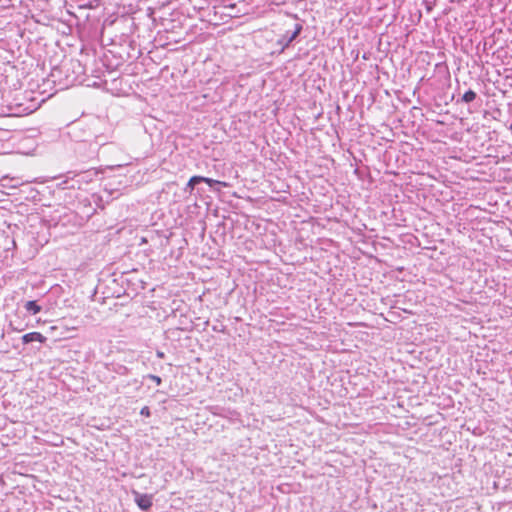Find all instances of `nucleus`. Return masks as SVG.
Returning a JSON list of instances; mask_svg holds the SVG:
<instances>
[{
	"label": "nucleus",
	"mask_w": 512,
	"mask_h": 512,
	"mask_svg": "<svg viewBox=\"0 0 512 512\" xmlns=\"http://www.w3.org/2000/svg\"><path fill=\"white\" fill-rule=\"evenodd\" d=\"M134 496H135V502L141 510L148 511L152 507V504H153V496L152 495L134 492Z\"/></svg>",
	"instance_id": "1"
},
{
	"label": "nucleus",
	"mask_w": 512,
	"mask_h": 512,
	"mask_svg": "<svg viewBox=\"0 0 512 512\" xmlns=\"http://www.w3.org/2000/svg\"><path fill=\"white\" fill-rule=\"evenodd\" d=\"M302 30L301 24H296L294 30L289 33L286 32L281 39H279L278 44L282 46V50L290 45V43L300 34Z\"/></svg>",
	"instance_id": "2"
},
{
	"label": "nucleus",
	"mask_w": 512,
	"mask_h": 512,
	"mask_svg": "<svg viewBox=\"0 0 512 512\" xmlns=\"http://www.w3.org/2000/svg\"><path fill=\"white\" fill-rule=\"evenodd\" d=\"M46 340L47 338L40 332H30L22 336V341L24 344H28L34 341L44 343Z\"/></svg>",
	"instance_id": "3"
},
{
	"label": "nucleus",
	"mask_w": 512,
	"mask_h": 512,
	"mask_svg": "<svg viewBox=\"0 0 512 512\" xmlns=\"http://www.w3.org/2000/svg\"><path fill=\"white\" fill-rule=\"evenodd\" d=\"M203 180V176H192L189 181L187 182L184 191L188 192L189 194H192L194 187L196 184L201 183Z\"/></svg>",
	"instance_id": "4"
},
{
	"label": "nucleus",
	"mask_w": 512,
	"mask_h": 512,
	"mask_svg": "<svg viewBox=\"0 0 512 512\" xmlns=\"http://www.w3.org/2000/svg\"><path fill=\"white\" fill-rule=\"evenodd\" d=\"M26 311L30 312L33 315L38 314L41 311V306L37 304L36 301L30 300L25 303Z\"/></svg>",
	"instance_id": "5"
},
{
	"label": "nucleus",
	"mask_w": 512,
	"mask_h": 512,
	"mask_svg": "<svg viewBox=\"0 0 512 512\" xmlns=\"http://www.w3.org/2000/svg\"><path fill=\"white\" fill-rule=\"evenodd\" d=\"M202 182L207 183L209 186H213L214 184H217V185H220L222 187H229V184L227 182L219 181V180H214L212 178H208V177H204V176H203Z\"/></svg>",
	"instance_id": "6"
},
{
	"label": "nucleus",
	"mask_w": 512,
	"mask_h": 512,
	"mask_svg": "<svg viewBox=\"0 0 512 512\" xmlns=\"http://www.w3.org/2000/svg\"><path fill=\"white\" fill-rule=\"evenodd\" d=\"M476 93L473 90L466 91L462 96V101L470 103L476 99Z\"/></svg>",
	"instance_id": "7"
},
{
	"label": "nucleus",
	"mask_w": 512,
	"mask_h": 512,
	"mask_svg": "<svg viewBox=\"0 0 512 512\" xmlns=\"http://www.w3.org/2000/svg\"><path fill=\"white\" fill-rule=\"evenodd\" d=\"M148 377L151 380H153L157 385H160L161 382H162L161 378L159 376H157V375L150 374V375H148Z\"/></svg>",
	"instance_id": "8"
},
{
	"label": "nucleus",
	"mask_w": 512,
	"mask_h": 512,
	"mask_svg": "<svg viewBox=\"0 0 512 512\" xmlns=\"http://www.w3.org/2000/svg\"><path fill=\"white\" fill-rule=\"evenodd\" d=\"M140 414L143 416L149 417L151 414L149 407L148 406L143 407L140 411Z\"/></svg>",
	"instance_id": "9"
},
{
	"label": "nucleus",
	"mask_w": 512,
	"mask_h": 512,
	"mask_svg": "<svg viewBox=\"0 0 512 512\" xmlns=\"http://www.w3.org/2000/svg\"><path fill=\"white\" fill-rule=\"evenodd\" d=\"M32 111H33V110H32V109H30V108H24V109H22L20 112H23V113H25V114H29V113H31Z\"/></svg>",
	"instance_id": "10"
},
{
	"label": "nucleus",
	"mask_w": 512,
	"mask_h": 512,
	"mask_svg": "<svg viewBox=\"0 0 512 512\" xmlns=\"http://www.w3.org/2000/svg\"><path fill=\"white\" fill-rule=\"evenodd\" d=\"M157 356H158V357H160V358H162V357L164 356V353H163V352H158V353H157Z\"/></svg>",
	"instance_id": "11"
}]
</instances>
